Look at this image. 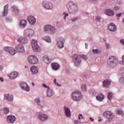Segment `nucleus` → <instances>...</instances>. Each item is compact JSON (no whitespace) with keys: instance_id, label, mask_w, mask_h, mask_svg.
<instances>
[{"instance_id":"f257e3e1","label":"nucleus","mask_w":124,"mask_h":124,"mask_svg":"<svg viewBox=\"0 0 124 124\" xmlns=\"http://www.w3.org/2000/svg\"><path fill=\"white\" fill-rule=\"evenodd\" d=\"M82 96L81 92L78 90L75 91L72 94V99L74 101H80L82 99Z\"/></svg>"},{"instance_id":"f03ea898","label":"nucleus","mask_w":124,"mask_h":124,"mask_svg":"<svg viewBox=\"0 0 124 124\" xmlns=\"http://www.w3.org/2000/svg\"><path fill=\"white\" fill-rule=\"evenodd\" d=\"M108 63L111 66H115L118 63V59L115 56H110L108 61Z\"/></svg>"},{"instance_id":"7ed1b4c3","label":"nucleus","mask_w":124,"mask_h":124,"mask_svg":"<svg viewBox=\"0 0 124 124\" xmlns=\"http://www.w3.org/2000/svg\"><path fill=\"white\" fill-rule=\"evenodd\" d=\"M103 116L106 118V119H108V120H109V122H112L114 118V114H113V112L109 111L104 112Z\"/></svg>"},{"instance_id":"20e7f679","label":"nucleus","mask_w":124,"mask_h":124,"mask_svg":"<svg viewBox=\"0 0 124 124\" xmlns=\"http://www.w3.org/2000/svg\"><path fill=\"white\" fill-rule=\"evenodd\" d=\"M31 45L32 49L35 52H39L41 50L39 46L37 44V41L33 40L31 42Z\"/></svg>"},{"instance_id":"39448f33","label":"nucleus","mask_w":124,"mask_h":124,"mask_svg":"<svg viewBox=\"0 0 124 124\" xmlns=\"http://www.w3.org/2000/svg\"><path fill=\"white\" fill-rule=\"evenodd\" d=\"M28 62L31 64H35L38 62V59L35 56H30L28 58Z\"/></svg>"},{"instance_id":"423d86ee","label":"nucleus","mask_w":124,"mask_h":124,"mask_svg":"<svg viewBox=\"0 0 124 124\" xmlns=\"http://www.w3.org/2000/svg\"><path fill=\"white\" fill-rule=\"evenodd\" d=\"M67 7L69 10H72L73 11H77V5H75L72 1H70L68 3Z\"/></svg>"},{"instance_id":"0eeeda50","label":"nucleus","mask_w":124,"mask_h":124,"mask_svg":"<svg viewBox=\"0 0 124 124\" xmlns=\"http://www.w3.org/2000/svg\"><path fill=\"white\" fill-rule=\"evenodd\" d=\"M34 34V31L31 29H27L24 31V36L25 37H31Z\"/></svg>"},{"instance_id":"6e6552de","label":"nucleus","mask_w":124,"mask_h":124,"mask_svg":"<svg viewBox=\"0 0 124 124\" xmlns=\"http://www.w3.org/2000/svg\"><path fill=\"white\" fill-rule=\"evenodd\" d=\"M3 49L4 51H6V52H8L12 56L15 55L16 53H17V51H16V50H15V49L13 48L12 47L6 46L4 47Z\"/></svg>"},{"instance_id":"1a4fd4ad","label":"nucleus","mask_w":124,"mask_h":124,"mask_svg":"<svg viewBox=\"0 0 124 124\" xmlns=\"http://www.w3.org/2000/svg\"><path fill=\"white\" fill-rule=\"evenodd\" d=\"M43 5L45 8H46V9H53V4H52L51 2H47L45 1L43 2Z\"/></svg>"},{"instance_id":"9d476101","label":"nucleus","mask_w":124,"mask_h":124,"mask_svg":"<svg viewBox=\"0 0 124 124\" xmlns=\"http://www.w3.org/2000/svg\"><path fill=\"white\" fill-rule=\"evenodd\" d=\"M15 121H16V118L15 116L12 115L7 116V122H8V123L13 124Z\"/></svg>"},{"instance_id":"9b49d317","label":"nucleus","mask_w":124,"mask_h":124,"mask_svg":"<svg viewBox=\"0 0 124 124\" xmlns=\"http://www.w3.org/2000/svg\"><path fill=\"white\" fill-rule=\"evenodd\" d=\"M74 63L77 66H78L80 64V63L81 62V58L76 55L74 56Z\"/></svg>"},{"instance_id":"f8f14e48","label":"nucleus","mask_w":124,"mask_h":124,"mask_svg":"<svg viewBox=\"0 0 124 124\" xmlns=\"http://www.w3.org/2000/svg\"><path fill=\"white\" fill-rule=\"evenodd\" d=\"M105 14L107 16H112L115 15V12H114L113 10L108 9L105 10Z\"/></svg>"},{"instance_id":"ddd939ff","label":"nucleus","mask_w":124,"mask_h":124,"mask_svg":"<svg viewBox=\"0 0 124 124\" xmlns=\"http://www.w3.org/2000/svg\"><path fill=\"white\" fill-rule=\"evenodd\" d=\"M44 31H45V32L50 31L51 32H54V31H55V28L51 27L50 25H46L45 26Z\"/></svg>"},{"instance_id":"4468645a","label":"nucleus","mask_w":124,"mask_h":124,"mask_svg":"<svg viewBox=\"0 0 124 124\" xmlns=\"http://www.w3.org/2000/svg\"><path fill=\"white\" fill-rule=\"evenodd\" d=\"M20 87L23 90H25L27 92L30 91V87L26 82H21L20 83Z\"/></svg>"},{"instance_id":"2eb2a0df","label":"nucleus","mask_w":124,"mask_h":124,"mask_svg":"<svg viewBox=\"0 0 124 124\" xmlns=\"http://www.w3.org/2000/svg\"><path fill=\"white\" fill-rule=\"evenodd\" d=\"M28 20V22H29L30 24H31V25H34V24H35V18H34V17H33L32 16H29Z\"/></svg>"},{"instance_id":"dca6fc26","label":"nucleus","mask_w":124,"mask_h":124,"mask_svg":"<svg viewBox=\"0 0 124 124\" xmlns=\"http://www.w3.org/2000/svg\"><path fill=\"white\" fill-rule=\"evenodd\" d=\"M38 118L40 121L44 122L48 120V116L44 114H40L39 115Z\"/></svg>"},{"instance_id":"f3484780","label":"nucleus","mask_w":124,"mask_h":124,"mask_svg":"<svg viewBox=\"0 0 124 124\" xmlns=\"http://www.w3.org/2000/svg\"><path fill=\"white\" fill-rule=\"evenodd\" d=\"M108 29L110 31H116L117 29L116 28V25L113 23H110L108 26Z\"/></svg>"},{"instance_id":"a211bd4d","label":"nucleus","mask_w":124,"mask_h":124,"mask_svg":"<svg viewBox=\"0 0 124 124\" xmlns=\"http://www.w3.org/2000/svg\"><path fill=\"white\" fill-rule=\"evenodd\" d=\"M4 98L8 101H13V95L9 94H6L4 96Z\"/></svg>"},{"instance_id":"6ab92c4d","label":"nucleus","mask_w":124,"mask_h":124,"mask_svg":"<svg viewBox=\"0 0 124 124\" xmlns=\"http://www.w3.org/2000/svg\"><path fill=\"white\" fill-rule=\"evenodd\" d=\"M18 72H13L9 75V77L10 79H15L18 77Z\"/></svg>"},{"instance_id":"aec40b11","label":"nucleus","mask_w":124,"mask_h":124,"mask_svg":"<svg viewBox=\"0 0 124 124\" xmlns=\"http://www.w3.org/2000/svg\"><path fill=\"white\" fill-rule=\"evenodd\" d=\"M64 111H65V115L67 117V118H70L71 116V113L70 112V109L68 108H64Z\"/></svg>"},{"instance_id":"412c9836","label":"nucleus","mask_w":124,"mask_h":124,"mask_svg":"<svg viewBox=\"0 0 124 124\" xmlns=\"http://www.w3.org/2000/svg\"><path fill=\"white\" fill-rule=\"evenodd\" d=\"M18 42L19 43H23L25 44V43H28V39L23 37H20L17 39Z\"/></svg>"},{"instance_id":"4be33fe9","label":"nucleus","mask_w":124,"mask_h":124,"mask_svg":"<svg viewBox=\"0 0 124 124\" xmlns=\"http://www.w3.org/2000/svg\"><path fill=\"white\" fill-rule=\"evenodd\" d=\"M30 70L32 74H36L37 72H38V69H37V67L35 66L31 67Z\"/></svg>"},{"instance_id":"5701e85b","label":"nucleus","mask_w":124,"mask_h":124,"mask_svg":"<svg viewBox=\"0 0 124 124\" xmlns=\"http://www.w3.org/2000/svg\"><path fill=\"white\" fill-rule=\"evenodd\" d=\"M16 50L20 53H24V52H25V48H24V46L21 45L17 46L16 47Z\"/></svg>"},{"instance_id":"b1692460","label":"nucleus","mask_w":124,"mask_h":124,"mask_svg":"<svg viewBox=\"0 0 124 124\" xmlns=\"http://www.w3.org/2000/svg\"><path fill=\"white\" fill-rule=\"evenodd\" d=\"M111 84V81L109 80V79H106L103 82V87H106V88H107V87H109Z\"/></svg>"},{"instance_id":"393cba45","label":"nucleus","mask_w":124,"mask_h":124,"mask_svg":"<svg viewBox=\"0 0 124 124\" xmlns=\"http://www.w3.org/2000/svg\"><path fill=\"white\" fill-rule=\"evenodd\" d=\"M51 66L53 70H58L60 68V65L58 63H52Z\"/></svg>"},{"instance_id":"a878e982","label":"nucleus","mask_w":124,"mask_h":124,"mask_svg":"<svg viewBox=\"0 0 124 124\" xmlns=\"http://www.w3.org/2000/svg\"><path fill=\"white\" fill-rule=\"evenodd\" d=\"M27 22L26 20L22 19L20 22V26L22 28H25L27 26Z\"/></svg>"},{"instance_id":"bb28decb","label":"nucleus","mask_w":124,"mask_h":124,"mask_svg":"<svg viewBox=\"0 0 124 124\" xmlns=\"http://www.w3.org/2000/svg\"><path fill=\"white\" fill-rule=\"evenodd\" d=\"M43 61L46 63V64H48V63L51 62V59H50L48 56H45L44 57Z\"/></svg>"},{"instance_id":"cd10ccee","label":"nucleus","mask_w":124,"mask_h":124,"mask_svg":"<svg viewBox=\"0 0 124 124\" xmlns=\"http://www.w3.org/2000/svg\"><path fill=\"white\" fill-rule=\"evenodd\" d=\"M96 99H97L99 101H102V100L104 99V95H103V94L102 93L99 94L96 96Z\"/></svg>"},{"instance_id":"c85d7f7f","label":"nucleus","mask_w":124,"mask_h":124,"mask_svg":"<svg viewBox=\"0 0 124 124\" xmlns=\"http://www.w3.org/2000/svg\"><path fill=\"white\" fill-rule=\"evenodd\" d=\"M57 46H58V48L59 49H62L63 48V43L62 41H57Z\"/></svg>"},{"instance_id":"c756f323","label":"nucleus","mask_w":124,"mask_h":124,"mask_svg":"<svg viewBox=\"0 0 124 124\" xmlns=\"http://www.w3.org/2000/svg\"><path fill=\"white\" fill-rule=\"evenodd\" d=\"M46 93H47V96H48V97H51V96H52L53 94V91L50 90V89H47Z\"/></svg>"},{"instance_id":"7c9ffc66","label":"nucleus","mask_w":124,"mask_h":124,"mask_svg":"<svg viewBox=\"0 0 124 124\" xmlns=\"http://www.w3.org/2000/svg\"><path fill=\"white\" fill-rule=\"evenodd\" d=\"M8 12V6L6 5L4 8L3 15L4 16L7 15V13Z\"/></svg>"},{"instance_id":"2f4dec72","label":"nucleus","mask_w":124,"mask_h":124,"mask_svg":"<svg viewBox=\"0 0 124 124\" xmlns=\"http://www.w3.org/2000/svg\"><path fill=\"white\" fill-rule=\"evenodd\" d=\"M43 39L44 40H45V41H46V42H48V43H50L51 42V38H50V37H44L43 38Z\"/></svg>"},{"instance_id":"473e14b6","label":"nucleus","mask_w":124,"mask_h":124,"mask_svg":"<svg viewBox=\"0 0 124 124\" xmlns=\"http://www.w3.org/2000/svg\"><path fill=\"white\" fill-rule=\"evenodd\" d=\"M81 89L83 92H87V86L85 84H83L81 86Z\"/></svg>"},{"instance_id":"72a5a7b5","label":"nucleus","mask_w":124,"mask_h":124,"mask_svg":"<svg viewBox=\"0 0 124 124\" xmlns=\"http://www.w3.org/2000/svg\"><path fill=\"white\" fill-rule=\"evenodd\" d=\"M108 100H111L113 97V93L109 92L108 95Z\"/></svg>"},{"instance_id":"f704fd0d","label":"nucleus","mask_w":124,"mask_h":124,"mask_svg":"<svg viewBox=\"0 0 124 124\" xmlns=\"http://www.w3.org/2000/svg\"><path fill=\"white\" fill-rule=\"evenodd\" d=\"M116 113L117 115H124V112L121 109H117Z\"/></svg>"},{"instance_id":"c9c22d12","label":"nucleus","mask_w":124,"mask_h":124,"mask_svg":"<svg viewBox=\"0 0 124 124\" xmlns=\"http://www.w3.org/2000/svg\"><path fill=\"white\" fill-rule=\"evenodd\" d=\"M12 8L14 9V11L15 12L16 14H18L19 10H18V8H16V7H13Z\"/></svg>"},{"instance_id":"e433bc0d","label":"nucleus","mask_w":124,"mask_h":124,"mask_svg":"<svg viewBox=\"0 0 124 124\" xmlns=\"http://www.w3.org/2000/svg\"><path fill=\"white\" fill-rule=\"evenodd\" d=\"M4 113L6 115L8 114V113H9V108H4Z\"/></svg>"},{"instance_id":"4c0bfd02","label":"nucleus","mask_w":124,"mask_h":124,"mask_svg":"<svg viewBox=\"0 0 124 124\" xmlns=\"http://www.w3.org/2000/svg\"><path fill=\"white\" fill-rule=\"evenodd\" d=\"M93 53H94V54H100V51L98 49H93Z\"/></svg>"},{"instance_id":"58836bf2","label":"nucleus","mask_w":124,"mask_h":124,"mask_svg":"<svg viewBox=\"0 0 124 124\" xmlns=\"http://www.w3.org/2000/svg\"><path fill=\"white\" fill-rule=\"evenodd\" d=\"M54 82L55 85H57V86H58V87H60V85H59V83H58V82H57L56 79H54Z\"/></svg>"},{"instance_id":"ea45409f","label":"nucleus","mask_w":124,"mask_h":124,"mask_svg":"<svg viewBox=\"0 0 124 124\" xmlns=\"http://www.w3.org/2000/svg\"><path fill=\"white\" fill-rule=\"evenodd\" d=\"M35 101H36V102H37V104H38L39 105V103H40V101H39V98H36L35 99Z\"/></svg>"},{"instance_id":"a19ab883","label":"nucleus","mask_w":124,"mask_h":124,"mask_svg":"<svg viewBox=\"0 0 124 124\" xmlns=\"http://www.w3.org/2000/svg\"><path fill=\"white\" fill-rule=\"evenodd\" d=\"M81 58L83 59V60H87V56L86 55H82Z\"/></svg>"},{"instance_id":"79ce46f5","label":"nucleus","mask_w":124,"mask_h":124,"mask_svg":"<svg viewBox=\"0 0 124 124\" xmlns=\"http://www.w3.org/2000/svg\"><path fill=\"white\" fill-rule=\"evenodd\" d=\"M96 20H97V21H100L101 20V17L99 16H97L96 17Z\"/></svg>"},{"instance_id":"37998d69","label":"nucleus","mask_w":124,"mask_h":124,"mask_svg":"<svg viewBox=\"0 0 124 124\" xmlns=\"http://www.w3.org/2000/svg\"><path fill=\"white\" fill-rule=\"evenodd\" d=\"M78 119H79V120H81V119H83V115L82 114H80L79 115Z\"/></svg>"},{"instance_id":"c03bdc74","label":"nucleus","mask_w":124,"mask_h":124,"mask_svg":"<svg viewBox=\"0 0 124 124\" xmlns=\"http://www.w3.org/2000/svg\"><path fill=\"white\" fill-rule=\"evenodd\" d=\"M43 87H44L45 88H46V89H47V90H49L50 88H49V87L46 86V84H43Z\"/></svg>"},{"instance_id":"a18cd8bd","label":"nucleus","mask_w":124,"mask_h":124,"mask_svg":"<svg viewBox=\"0 0 124 124\" xmlns=\"http://www.w3.org/2000/svg\"><path fill=\"white\" fill-rule=\"evenodd\" d=\"M74 123L75 124H80V122H78V120H75L74 121Z\"/></svg>"},{"instance_id":"49530a36","label":"nucleus","mask_w":124,"mask_h":124,"mask_svg":"<svg viewBox=\"0 0 124 124\" xmlns=\"http://www.w3.org/2000/svg\"><path fill=\"white\" fill-rule=\"evenodd\" d=\"M119 9H120V7H119L118 6H116L114 8V10H119Z\"/></svg>"},{"instance_id":"de8ad7c7","label":"nucleus","mask_w":124,"mask_h":124,"mask_svg":"<svg viewBox=\"0 0 124 124\" xmlns=\"http://www.w3.org/2000/svg\"><path fill=\"white\" fill-rule=\"evenodd\" d=\"M64 15H65V16H64V19H65V17H67V16H68V15L67 14H66V13H63Z\"/></svg>"},{"instance_id":"09e8293b","label":"nucleus","mask_w":124,"mask_h":124,"mask_svg":"<svg viewBox=\"0 0 124 124\" xmlns=\"http://www.w3.org/2000/svg\"><path fill=\"white\" fill-rule=\"evenodd\" d=\"M120 42L121 43H122V44H123L124 45V39H121Z\"/></svg>"},{"instance_id":"8fccbe9b","label":"nucleus","mask_w":124,"mask_h":124,"mask_svg":"<svg viewBox=\"0 0 124 124\" xmlns=\"http://www.w3.org/2000/svg\"><path fill=\"white\" fill-rule=\"evenodd\" d=\"M77 19H78L77 17L73 18V19H72V21L74 22V21H76V20H77Z\"/></svg>"},{"instance_id":"3c124183","label":"nucleus","mask_w":124,"mask_h":124,"mask_svg":"<svg viewBox=\"0 0 124 124\" xmlns=\"http://www.w3.org/2000/svg\"><path fill=\"white\" fill-rule=\"evenodd\" d=\"M117 17H121L122 16V14L120 13L117 15Z\"/></svg>"},{"instance_id":"603ef678","label":"nucleus","mask_w":124,"mask_h":124,"mask_svg":"<svg viewBox=\"0 0 124 124\" xmlns=\"http://www.w3.org/2000/svg\"><path fill=\"white\" fill-rule=\"evenodd\" d=\"M106 46L107 48H109V44H106Z\"/></svg>"},{"instance_id":"864d4df0","label":"nucleus","mask_w":124,"mask_h":124,"mask_svg":"<svg viewBox=\"0 0 124 124\" xmlns=\"http://www.w3.org/2000/svg\"><path fill=\"white\" fill-rule=\"evenodd\" d=\"M0 81L1 82H3V78H0Z\"/></svg>"},{"instance_id":"5fc2aeb1","label":"nucleus","mask_w":124,"mask_h":124,"mask_svg":"<svg viewBox=\"0 0 124 124\" xmlns=\"http://www.w3.org/2000/svg\"><path fill=\"white\" fill-rule=\"evenodd\" d=\"M90 120H91L92 122H93V118H92L91 117H90Z\"/></svg>"},{"instance_id":"6e6d98bb","label":"nucleus","mask_w":124,"mask_h":124,"mask_svg":"<svg viewBox=\"0 0 124 124\" xmlns=\"http://www.w3.org/2000/svg\"><path fill=\"white\" fill-rule=\"evenodd\" d=\"M87 46H88V44H85L86 49H88Z\"/></svg>"},{"instance_id":"4d7b16f0","label":"nucleus","mask_w":124,"mask_h":124,"mask_svg":"<svg viewBox=\"0 0 124 124\" xmlns=\"http://www.w3.org/2000/svg\"><path fill=\"white\" fill-rule=\"evenodd\" d=\"M2 69V66L0 65V70H1Z\"/></svg>"},{"instance_id":"13d9d810","label":"nucleus","mask_w":124,"mask_h":124,"mask_svg":"<svg viewBox=\"0 0 124 124\" xmlns=\"http://www.w3.org/2000/svg\"><path fill=\"white\" fill-rule=\"evenodd\" d=\"M98 0H93V1H97Z\"/></svg>"},{"instance_id":"bf43d9fd","label":"nucleus","mask_w":124,"mask_h":124,"mask_svg":"<svg viewBox=\"0 0 124 124\" xmlns=\"http://www.w3.org/2000/svg\"><path fill=\"white\" fill-rule=\"evenodd\" d=\"M124 78H121V80H124Z\"/></svg>"},{"instance_id":"052dcab7","label":"nucleus","mask_w":124,"mask_h":124,"mask_svg":"<svg viewBox=\"0 0 124 124\" xmlns=\"http://www.w3.org/2000/svg\"><path fill=\"white\" fill-rule=\"evenodd\" d=\"M32 86H34V83H32Z\"/></svg>"},{"instance_id":"680f3d73","label":"nucleus","mask_w":124,"mask_h":124,"mask_svg":"<svg viewBox=\"0 0 124 124\" xmlns=\"http://www.w3.org/2000/svg\"><path fill=\"white\" fill-rule=\"evenodd\" d=\"M98 122H101V120H98Z\"/></svg>"}]
</instances>
